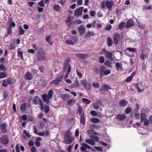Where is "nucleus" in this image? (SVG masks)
I'll return each mask as SVG.
<instances>
[{"mask_svg": "<svg viewBox=\"0 0 152 152\" xmlns=\"http://www.w3.org/2000/svg\"><path fill=\"white\" fill-rule=\"evenodd\" d=\"M94 33L92 31H88L85 35V37L86 38H88L91 36L94 35Z\"/></svg>", "mask_w": 152, "mask_h": 152, "instance_id": "obj_27", "label": "nucleus"}, {"mask_svg": "<svg viewBox=\"0 0 152 152\" xmlns=\"http://www.w3.org/2000/svg\"><path fill=\"white\" fill-rule=\"evenodd\" d=\"M25 32V30L23 29L21 26H20L19 27V30L18 33L19 35H22Z\"/></svg>", "mask_w": 152, "mask_h": 152, "instance_id": "obj_28", "label": "nucleus"}, {"mask_svg": "<svg viewBox=\"0 0 152 152\" xmlns=\"http://www.w3.org/2000/svg\"><path fill=\"white\" fill-rule=\"evenodd\" d=\"M111 28V25L110 24H108L106 26L105 29L109 31L110 30Z\"/></svg>", "mask_w": 152, "mask_h": 152, "instance_id": "obj_57", "label": "nucleus"}, {"mask_svg": "<svg viewBox=\"0 0 152 152\" xmlns=\"http://www.w3.org/2000/svg\"><path fill=\"white\" fill-rule=\"evenodd\" d=\"M125 23L124 22H121V23L119 26V29L121 30L124 27Z\"/></svg>", "mask_w": 152, "mask_h": 152, "instance_id": "obj_45", "label": "nucleus"}, {"mask_svg": "<svg viewBox=\"0 0 152 152\" xmlns=\"http://www.w3.org/2000/svg\"><path fill=\"white\" fill-rule=\"evenodd\" d=\"M107 43L109 47L111 46L113 44V41L111 38L108 37L107 39Z\"/></svg>", "mask_w": 152, "mask_h": 152, "instance_id": "obj_30", "label": "nucleus"}, {"mask_svg": "<svg viewBox=\"0 0 152 152\" xmlns=\"http://www.w3.org/2000/svg\"><path fill=\"white\" fill-rule=\"evenodd\" d=\"M27 103H24L22 104L20 106V110L22 111H25L26 109L27 106Z\"/></svg>", "mask_w": 152, "mask_h": 152, "instance_id": "obj_29", "label": "nucleus"}, {"mask_svg": "<svg viewBox=\"0 0 152 152\" xmlns=\"http://www.w3.org/2000/svg\"><path fill=\"white\" fill-rule=\"evenodd\" d=\"M8 83L6 80H4L3 81L2 85L3 86L6 87L7 86Z\"/></svg>", "mask_w": 152, "mask_h": 152, "instance_id": "obj_50", "label": "nucleus"}, {"mask_svg": "<svg viewBox=\"0 0 152 152\" xmlns=\"http://www.w3.org/2000/svg\"><path fill=\"white\" fill-rule=\"evenodd\" d=\"M94 148L97 150L100 151H102V148L101 147L99 146H95Z\"/></svg>", "mask_w": 152, "mask_h": 152, "instance_id": "obj_62", "label": "nucleus"}, {"mask_svg": "<svg viewBox=\"0 0 152 152\" xmlns=\"http://www.w3.org/2000/svg\"><path fill=\"white\" fill-rule=\"evenodd\" d=\"M42 99L44 101L46 102L47 103L49 102V98L46 94H43L42 95Z\"/></svg>", "mask_w": 152, "mask_h": 152, "instance_id": "obj_21", "label": "nucleus"}, {"mask_svg": "<svg viewBox=\"0 0 152 152\" xmlns=\"http://www.w3.org/2000/svg\"><path fill=\"white\" fill-rule=\"evenodd\" d=\"M119 104L121 106L124 107L127 105L128 102L126 100L123 99L119 102Z\"/></svg>", "mask_w": 152, "mask_h": 152, "instance_id": "obj_18", "label": "nucleus"}, {"mask_svg": "<svg viewBox=\"0 0 152 152\" xmlns=\"http://www.w3.org/2000/svg\"><path fill=\"white\" fill-rule=\"evenodd\" d=\"M22 118L23 120L25 121L27 119V116L26 115L24 114L22 115Z\"/></svg>", "mask_w": 152, "mask_h": 152, "instance_id": "obj_64", "label": "nucleus"}, {"mask_svg": "<svg viewBox=\"0 0 152 152\" xmlns=\"http://www.w3.org/2000/svg\"><path fill=\"white\" fill-rule=\"evenodd\" d=\"M46 41L50 45L53 44V42L51 40V37L50 35H48L46 37Z\"/></svg>", "mask_w": 152, "mask_h": 152, "instance_id": "obj_25", "label": "nucleus"}, {"mask_svg": "<svg viewBox=\"0 0 152 152\" xmlns=\"http://www.w3.org/2000/svg\"><path fill=\"white\" fill-rule=\"evenodd\" d=\"M127 49L130 52H135L136 49L135 48H128Z\"/></svg>", "mask_w": 152, "mask_h": 152, "instance_id": "obj_61", "label": "nucleus"}, {"mask_svg": "<svg viewBox=\"0 0 152 152\" xmlns=\"http://www.w3.org/2000/svg\"><path fill=\"white\" fill-rule=\"evenodd\" d=\"M85 142L86 144H88L91 145H95V142L91 139L88 138L86 139L85 140Z\"/></svg>", "mask_w": 152, "mask_h": 152, "instance_id": "obj_17", "label": "nucleus"}, {"mask_svg": "<svg viewBox=\"0 0 152 152\" xmlns=\"http://www.w3.org/2000/svg\"><path fill=\"white\" fill-rule=\"evenodd\" d=\"M54 9L56 11H59L61 10V8L59 6V5H56L54 6Z\"/></svg>", "mask_w": 152, "mask_h": 152, "instance_id": "obj_35", "label": "nucleus"}, {"mask_svg": "<svg viewBox=\"0 0 152 152\" xmlns=\"http://www.w3.org/2000/svg\"><path fill=\"white\" fill-rule=\"evenodd\" d=\"M82 101L86 104H88L91 103V101L88 99L86 98H83Z\"/></svg>", "mask_w": 152, "mask_h": 152, "instance_id": "obj_39", "label": "nucleus"}, {"mask_svg": "<svg viewBox=\"0 0 152 152\" xmlns=\"http://www.w3.org/2000/svg\"><path fill=\"white\" fill-rule=\"evenodd\" d=\"M82 146L80 147V149L82 151H86L87 149H91L93 151H94L95 150L93 148H91V147L89 145L85 143H82Z\"/></svg>", "mask_w": 152, "mask_h": 152, "instance_id": "obj_7", "label": "nucleus"}, {"mask_svg": "<svg viewBox=\"0 0 152 152\" xmlns=\"http://www.w3.org/2000/svg\"><path fill=\"white\" fill-rule=\"evenodd\" d=\"M93 86L95 88H99V84L98 83H93L92 84Z\"/></svg>", "mask_w": 152, "mask_h": 152, "instance_id": "obj_54", "label": "nucleus"}, {"mask_svg": "<svg viewBox=\"0 0 152 152\" xmlns=\"http://www.w3.org/2000/svg\"><path fill=\"white\" fill-rule=\"evenodd\" d=\"M9 47L10 49H14L15 48V45L14 43H11Z\"/></svg>", "mask_w": 152, "mask_h": 152, "instance_id": "obj_59", "label": "nucleus"}, {"mask_svg": "<svg viewBox=\"0 0 152 152\" xmlns=\"http://www.w3.org/2000/svg\"><path fill=\"white\" fill-rule=\"evenodd\" d=\"M110 89V87L108 86H107L104 84L102 86L100 90V91L101 92L106 91Z\"/></svg>", "mask_w": 152, "mask_h": 152, "instance_id": "obj_19", "label": "nucleus"}, {"mask_svg": "<svg viewBox=\"0 0 152 152\" xmlns=\"http://www.w3.org/2000/svg\"><path fill=\"white\" fill-rule=\"evenodd\" d=\"M37 58L39 61L46 60L47 59V57L46 56L45 54L42 52H39L38 53Z\"/></svg>", "mask_w": 152, "mask_h": 152, "instance_id": "obj_6", "label": "nucleus"}, {"mask_svg": "<svg viewBox=\"0 0 152 152\" xmlns=\"http://www.w3.org/2000/svg\"><path fill=\"white\" fill-rule=\"evenodd\" d=\"M0 127L1 129L4 130L6 127V125L4 124H2L0 125Z\"/></svg>", "mask_w": 152, "mask_h": 152, "instance_id": "obj_51", "label": "nucleus"}, {"mask_svg": "<svg viewBox=\"0 0 152 152\" xmlns=\"http://www.w3.org/2000/svg\"><path fill=\"white\" fill-rule=\"evenodd\" d=\"M75 87H78L80 85V84L79 83L78 81L77 78L75 79Z\"/></svg>", "mask_w": 152, "mask_h": 152, "instance_id": "obj_53", "label": "nucleus"}, {"mask_svg": "<svg viewBox=\"0 0 152 152\" xmlns=\"http://www.w3.org/2000/svg\"><path fill=\"white\" fill-rule=\"evenodd\" d=\"M68 61H69V59H66V61H67V62L64 65V68L63 70V71L64 72L66 71L67 68L68 67V66L69 65V64L68 63Z\"/></svg>", "mask_w": 152, "mask_h": 152, "instance_id": "obj_31", "label": "nucleus"}, {"mask_svg": "<svg viewBox=\"0 0 152 152\" xmlns=\"http://www.w3.org/2000/svg\"><path fill=\"white\" fill-rule=\"evenodd\" d=\"M76 102V99H71L67 102V103L68 105L71 106L74 104Z\"/></svg>", "mask_w": 152, "mask_h": 152, "instance_id": "obj_20", "label": "nucleus"}, {"mask_svg": "<svg viewBox=\"0 0 152 152\" xmlns=\"http://www.w3.org/2000/svg\"><path fill=\"white\" fill-rule=\"evenodd\" d=\"M23 133L28 137H31V135L30 134L28 131L26 130H23Z\"/></svg>", "mask_w": 152, "mask_h": 152, "instance_id": "obj_43", "label": "nucleus"}, {"mask_svg": "<svg viewBox=\"0 0 152 152\" xmlns=\"http://www.w3.org/2000/svg\"><path fill=\"white\" fill-rule=\"evenodd\" d=\"M104 51L107 58L110 59H111L112 58L113 54L112 53L109 52L105 50H104Z\"/></svg>", "mask_w": 152, "mask_h": 152, "instance_id": "obj_16", "label": "nucleus"}, {"mask_svg": "<svg viewBox=\"0 0 152 152\" xmlns=\"http://www.w3.org/2000/svg\"><path fill=\"white\" fill-rule=\"evenodd\" d=\"M0 68L1 70L3 71L6 70V68L4 65L3 64H1L0 65Z\"/></svg>", "mask_w": 152, "mask_h": 152, "instance_id": "obj_60", "label": "nucleus"}, {"mask_svg": "<svg viewBox=\"0 0 152 152\" xmlns=\"http://www.w3.org/2000/svg\"><path fill=\"white\" fill-rule=\"evenodd\" d=\"M146 118V116L145 114L142 113H141V121L144 122Z\"/></svg>", "mask_w": 152, "mask_h": 152, "instance_id": "obj_33", "label": "nucleus"}, {"mask_svg": "<svg viewBox=\"0 0 152 152\" xmlns=\"http://www.w3.org/2000/svg\"><path fill=\"white\" fill-rule=\"evenodd\" d=\"M18 56L20 58L21 60L22 59H23V53L21 51H18Z\"/></svg>", "mask_w": 152, "mask_h": 152, "instance_id": "obj_44", "label": "nucleus"}, {"mask_svg": "<svg viewBox=\"0 0 152 152\" xmlns=\"http://www.w3.org/2000/svg\"><path fill=\"white\" fill-rule=\"evenodd\" d=\"M99 61L101 63H103L104 61V57L101 56L99 58Z\"/></svg>", "mask_w": 152, "mask_h": 152, "instance_id": "obj_48", "label": "nucleus"}, {"mask_svg": "<svg viewBox=\"0 0 152 152\" xmlns=\"http://www.w3.org/2000/svg\"><path fill=\"white\" fill-rule=\"evenodd\" d=\"M70 130H68L65 132L64 136L65 143L68 144L72 143L75 139Z\"/></svg>", "mask_w": 152, "mask_h": 152, "instance_id": "obj_1", "label": "nucleus"}, {"mask_svg": "<svg viewBox=\"0 0 152 152\" xmlns=\"http://www.w3.org/2000/svg\"><path fill=\"white\" fill-rule=\"evenodd\" d=\"M91 138L93 139V140L95 142H98L99 141V139L98 137L95 136L94 135H93V138Z\"/></svg>", "mask_w": 152, "mask_h": 152, "instance_id": "obj_46", "label": "nucleus"}, {"mask_svg": "<svg viewBox=\"0 0 152 152\" xmlns=\"http://www.w3.org/2000/svg\"><path fill=\"white\" fill-rule=\"evenodd\" d=\"M1 143L4 144H7L9 142V139L8 137L6 135L3 136L1 139Z\"/></svg>", "mask_w": 152, "mask_h": 152, "instance_id": "obj_14", "label": "nucleus"}, {"mask_svg": "<svg viewBox=\"0 0 152 152\" xmlns=\"http://www.w3.org/2000/svg\"><path fill=\"white\" fill-rule=\"evenodd\" d=\"M131 110V108L130 107H129L126 108L125 110V113L127 114H129Z\"/></svg>", "mask_w": 152, "mask_h": 152, "instance_id": "obj_47", "label": "nucleus"}, {"mask_svg": "<svg viewBox=\"0 0 152 152\" xmlns=\"http://www.w3.org/2000/svg\"><path fill=\"white\" fill-rule=\"evenodd\" d=\"M113 4V3L112 1H104L101 3V7L102 9H104L106 7L107 9L111 10Z\"/></svg>", "mask_w": 152, "mask_h": 152, "instance_id": "obj_2", "label": "nucleus"}, {"mask_svg": "<svg viewBox=\"0 0 152 152\" xmlns=\"http://www.w3.org/2000/svg\"><path fill=\"white\" fill-rule=\"evenodd\" d=\"M72 148V145H69L67 149V150L68 151V152H71V149Z\"/></svg>", "mask_w": 152, "mask_h": 152, "instance_id": "obj_63", "label": "nucleus"}, {"mask_svg": "<svg viewBox=\"0 0 152 152\" xmlns=\"http://www.w3.org/2000/svg\"><path fill=\"white\" fill-rule=\"evenodd\" d=\"M45 124L43 123H41L39 124V129H43L45 127Z\"/></svg>", "mask_w": 152, "mask_h": 152, "instance_id": "obj_55", "label": "nucleus"}, {"mask_svg": "<svg viewBox=\"0 0 152 152\" xmlns=\"http://www.w3.org/2000/svg\"><path fill=\"white\" fill-rule=\"evenodd\" d=\"M72 17L71 16H69L66 20V23L67 26H70L72 24Z\"/></svg>", "mask_w": 152, "mask_h": 152, "instance_id": "obj_23", "label": "nucleus"}, {"mask_svg": "<svg viewBox=\"0 0 152 152\" xmlns=\"http://www.w3.org/2000/svg\"><path fill=\"white\" fill-rule=\"evenodd\" d=\"M134 25V23L132 20H130L127 21L126 28H129L132 26Z\"/></svg>", "mask_w": 152, "mask_h": 152, "instance_id": "obj_22", "label": "nucleus"}, {"mask_svg": "<svg viewBox=\"0 0 152 152\" xmlns=\"http://www.w3.org/2000/svg\"><path fill=\"white\" fill-rule=\"evenodd\" d=\"M105 69L106 67L104 66H102L100 67V74L101 75H103V73L104 72Z\"/></svg>", "mask_w": 152, "mask_h": 152, "instance_id": "obj_36", "label": "nucleus"}, {"mask_svg": "<svg viewBox=\"0 0 152 152\" xmlns=\"http://www.w3.org/2000/svg\"><path fill=\"white\" fill-rule=\"evenodd\" d=\"M102 102L101 101L98 100L96 102L93 103V106L94 109L97 110L99 107L102 106Z\"/></svg>", "mask_w": 152, "mask_h": 152, "instance_id": "obj_15", "label": "nucleus"}, {"mask_svg": "<svg viewBox=\"0 0 152 152\" xmlns=\"http://www.w3.org/2000/svg\"><path fill=\"white\" fill-rule=\"evenodd\" d=\"M62 98L64 100H67L69 99V96L67 94H64L62 96Z\"/></svg>", "mask_w": 152, "mask_h": 152, "instance_id": "obj_42", "label": "nucleus"}, {"mask_svg": "<svg viewBox=\"0 0 152 152\" xmlns=\"http://www.w3.org/2000/svg\"><path fill=\"white\" fill-rule=\"evenodd\" d=\"M78 30L80 35H82L86 31V28L85 27L81 25L79 27Z\"/></svg>", "mask_w": 152, "mask_h": 152, "instance_id": "obj_12", "label": "nucleus"}, {"mask_svg": "<svg viewBox=\"0 0 152 152\" xmlns=\"http://www.w3.org/2000/svg\"><path fill=\"white\" fill-rule=\"evenodd\" d=\"M90 121L94 123H98L99 122V120L96 118H92L90 119Z\"/></svg>", "mask_w": 152, "mask_h": 152, "instance_id": "obj_34", "label": "nucleus"}, {"mask_svg": "<svg viewBox=\"0 0 152 152\" xmlns=\"http://www.w3.org/2000/svg\"><path fill=\"white\" fill-rule=\"evenodd\" d=\"M115 66L118 70H121L122 69L121 65L119 63L116 62L115 64Z\"/></svg>", "mask_w": 152, "mask_h": 152, "instance_id": "obj_40", "label": "nucleus"}, {"mask_svg": "<svg viewBox=\"0 0 152 152\" xmlns=\"http://www.w3.org/2000/svg\"><path fill=\"white\" fill-rule=\"evenodd\" d=\"M45 112L46 113H48L49 111V107L48 105H45L44 106Z\"/></svg>", "mask_w": 152, "mask_h": 152, "instance_id": "obj_49", "label": "nucleus"}, {"mask_svg": "<svg viewBox=\"0 0 152 152\" xmlns=\"http://www.w3.org/2000/svg\"><path fill=\"white\" fill-rule=\"evenodd\" d=\"M71 38L73 41L71 39L67 40L65 41V42L66 44L72 45H74L75 44V42H76L77 38L75 37H72Z\"/></svg>", "mask_w": 152, "mask_h": 152, "instance_id": "obj_10", "label": "nucleus"}, {"mask_svg": "<svg viewBox=\"0 0 152 152\" xmlns=\"http://www.w3.org/2000/svg\"><path fill=\"white\" fill-rule=\"evenodd\" d=\"M110 73H111V71L110 70H109V69L107 70H105L104 72L103 73V75H107L110 74Z\"/></svg>", "mask_w": 152, "mask_h": 152, "instance_id": "obj_52", "label": "nucleus"}, {"mask_svg": "<svg viewBox=\"0 0 152 152\" xmlns=\"http://www.w3.org/2000/svg\"><path fill=\"white\" fill-rule=\"evenodd\" d=\"M83 9V7H80L77 9L74 12V15L76 16H80L82 13Z\"/></svg>", "mask_w": 152, "mask_h": 152, "instance_id": "obj_13", "label": "nucleus"}, {"mask_svg": "<svg viewBox=\"0 0 152 152\" xmlns=\"http://www.w3.org/2000/svg\"><path fill=\"white\" fill-rule=\"evenodd\" d=\"M33 102L36 104H40L41 106L40 109L42 110L44 109V106L40 98L38 96L35 97L33 100Z\"/></svg>", "mask_w": 152, "mask_h": 152, "instance_id": "obj_4", "label": "nucleus"}, {"mask_svg": "<svg viewBox=\"0 0 152 152\" xmlns=\"http://www.w3.org/2000/svg\"><path fill=\"white\" fill-rule=\"evenodd\" d=\"M143 84V82L141 81L137 83L134 84V86L137 88L138 91L140 93L144 91V86Z\"/></svg>", "mask_w": 152, "mask_h": 152, "instance_id": "obj_5", "label": "nucleus"}, {"mask_svg": "<svg viewBox=\"0 0 152 152\" xmlns=\"http://www.w3.org/2000/svg\"><path fill=\"white\" fill-rule=\"evenodd\" d=\"M126 118V115L124 114H123L122 115H119L117 116V119L121 121H123Z\"/></svg>", "mask_w": 152, "mask_h": 152, "instance_id": "obj_24", "label": "nucleus"}, {"mask_svg": "<svg viewBox=\"0 0 152 152\" xmlns=\"http://www.w3.org/2000/svg\"><path fill=\"white\" fill-rule=\"evenodd\" d=\"M120 39L119 34L118 33L115 34L113 37V40L114 43L115 45H117L118 44Z\"/></svg>", "mask_w": 152, "mask_h": 152, "instance_id": "obj_9", "label": "nucleus"}, {"mask_svg": "<svg viewBox=\"0 0 152 152\" xmlns=\"http://www.w3.org/2000/svg\"><path fill=\"white\" fill-rule=\"evenodd\" d=\"M80 121L81 124H83V125L85 124V116L83 113L81 115Z\"/></svg>", "mask_w": 152, "mask_h": 152, "instance_id": "obj_26", "label": "nucleus"}, {"mask_svg": "<svg viewBox=\"0 0 152 152\" xmlns=\"http://www.w3.org/2000/svg\"><path fill=\"white\" fill-rule=\"evenodd\" d=\"M76 55L77 57L81 58H84L86 56V55L81 53H77Z\"/></svg>", "mask_w": 152, "mask_h": 152, "instance_id": "obj_37", "label": "nucleus"}, {"mask_svg": "<svg viewBox=\"0 0 152 152\" xmlns=\"http://www.w3.org/2000/svg\"><path fill=\"white\" fill-rule=\"evenodd\" d=\"M26 79L28 80H31L32 78L31 74L29 72H27L26 74Z\"/></svg>", "mask_w": 152, "mask_h": 152, "instance_id": "obj_32", "label": "nucleus"}, {"mask_svg": "<svg viewBox=\"0 0 152 152\" xmlns=\"http://www.w3.org/2000/svg\"><path fill=\"white\" fill-rule=\"evenodd\" d=\"M7 76V75L6 74V72H2L0 73V78H4L6 77Z\"/></svg>", "mask_w": 152, "mask_h": 152, "instance_id": "obj_38", "label": "nucleus"}, {"mask_svg": "<svg viewBox=\"0 0 152 152\" xmlns=\"http://www.w3.org/2000/svg\"><path fill=\"white\" fill-rule=\"evenodd\" d=\"M88 135L90 137L93 138L94 135H99V133L95 132L93 129H89L87 131Z\"/></svg>", "mask_w": 152, "mask_h": 152, "instance_id": "obj_8", "label": "nucleus"}, {"mask_svg": "<svg viewBox=\"0 0 152 152\" xmlns=\"http://www.w3.org/2000/svg\"><path fill=\"white\" fill-rule=\"evenodd\" d=\"M53 94V91L52 90H51L49 91L48 94V96L50 99H51L52 97Z\"/></svg>", "mask_w": 152, "mask_h": 152, "instance_id": "obj_41", "label": "nucleus"}, {"mask_svg": "<svg viewBox=\"0 0 152 152\" xmlns=\"http://www.w3.org/2000/svg\"><path fill=\"white\" fill-rule=\"evenodd\" d=\"M81 23L82 21L80 19L74 21L75 23L77 24H80Z\"/></svg>", "mask_w": 152, "mask_h": 152, "instance_id": "obj_58", "label": "nucleus"}, {"mask_svg": "<svg viewBox=\"0 0 152 152\" xmlns=\"http://www.w3.org/2000/svg\"><path fill=\"white\" fill-rule=\"evenodd\" d=\"M91 114L94 116H96L97 115V113L94 111H91L90 112Z\"/></svg>", "mask_w": 152, "mask_h": 152, "instance_id": "obj_56", "label": "nucleus"}, {"mask_svg": "<svg viewBox=\"0 0 152 152\" xmlns=\"http://www.w3.org/2000/svg\"><path fill=\"white\" fill-rule=\"evenodd\" d=\"M63 77V76L59 77L58 78H57L53 81H51L50 83V84H53L55 85H58L59 82L61 81Z\"/></svg>", "mask_w": 152, "mask_h": 152, "instance_id": "obj_11", "label": "nucleus"}, {"mask_svg": "<svg viewBox=\"0 0 152 152\" xmlns=\"http://www.w3.org/2000/svg\"><path fill=\"white\" fill-rule=\"evenodd\" d=\"M80 85L87 90L90 91L91 89L92 85L89 83L87 82L86 80H82L80 81Z\"/></svg>", "mask_w": 152, "mask_h": 152, "instance_id": "obj_3", "label": "nucleus"}]
</instances>
